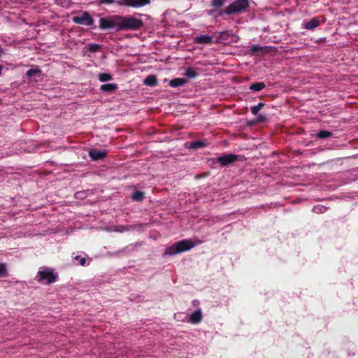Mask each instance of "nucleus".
Returning <instances> with one entry per match:
<instances>
[{"label": "nucleus", "instance_id": "obj_1", "mask_svg": "<svg viewBox=\"0 0 358 358\" xmlns=\"http://www.w3.org/2000/svg\"><path fill=\"white\" fill-rule=\"evenodd\" d=\"M194 245V242L190 239L181 240L166 248L163 254V257L171 256L188 251L193 248Z\"/></svg>", "mask_w": 358, "mask_h": 358}, {"label": "nucleus", "instance_id": "obj_2", "mask_svg": "<svg viewBox=\"0 0 358 358\" xmlns=\"http://www.w3.org/2000/svg\"><path fill=\"white\" fill-rule=\"evenodd\" d=\"M249 6V0H235L223 10H220L216 16H222L223 14L228 15L241 14L245 12Z\"/></svg>", "mask_w": 358, "mask_h": 358}, {"label": "nucleus", "instance_id": "obj_3", "mask_svg": "<svg viewBox=\"0 0 358 358\" xmlns=\"http://www.w3.org/2000/svg\"><path fill=\"white\" fill-rule=\"evenodd\" d=\"M143 26V20L135 15H120V31L139 30Z\"/></svg>", "mask_w": 358, "mask_h": 358}, {"label": "nucleus", "instance_id": "obj_4", "mask_svg": "<svg viewBox=\"0 0 358 358\" xmlns=\"http://www.w3.org/2000/svg\"><path fill=\"white\" fill-rule=\"evenodd\" d=\"M99 28L101 30L115 29L120 31V15H113L99 20Z\"/></svg>", "mask_w": 358, "mask_h": 358}, {"label": "nucleus", "instance_id": "obj_5", "mask_svg": "<svg viewBox=\"0 0 358 358\" xmlns=\"http://www.w3.org/2000/svg\"><path fill=\"white\" fill-rule=\"evenodd\" d=\"M38 282H43L46 281V285H50L57 281L58 275L53 272L52 270L45 268L44 270L39 271L37 273Z\"/></svg>", "mask_w": 358, "mask_h": 358}, {"label": "nucleus", "instance_id": "obj_6", "mask_svg": "<svg viewBox=\"0 0 358 358\" xmlns=\"http://www.w3.org/2000/svg\"><path fill=\"white\" fill-rule=\"evenodd\" d=\"M72 21L75 24H82V25H85V26H92L94 22V20H93V18L91 17L90 13L87 11L83 12L80 15L73 17Z\"/></svg>", "mask_w": 358, "mask_h": 358}, {"label": "nucleus", "instance_id": "obj_7", "mask_svg": "<svg viewBox=\"0 0 358 358\" xmlns=\"http://www.w3.org/2000/svg\"><path fill=\"white\" fill-rule=\"evenodd\" d=\"M150 0H117L116 3L120 6L139 8L149 4Z\"/></svg>", "mask_w": 358, "mask_h": 358}, {"label": "nucleus", "instance_id": "obj_8", "mask_svg": "<svg viewBox=\"0 0 358 358\" xmlns=\"http://www.w3.org/2000/svg\"><path fill=\"white\" fill-rule=\"evenodd\" d=\"M237 159V155L234 154H227L218 157L217 158V161L222 166H226L236 162Z\"/></svg>", "mask_w": 358, "mask_h": 358}, {"label": "nucleus", "instance_id": "obj_9", "mask_svg": "<svg viewBox=\"0 0 358 358\" xmlns=\"http://www.w3.org/2000/svg\"><path fill=\"white\" fill-rule=\"evenodd\" d=\"M227 0H212L211 6L213 7L214 9L209 10L208 15H212L215 13H217V15L220 10H223L224 9H222V8L227 3Z\"/></svg>", "mask_w": 358, "mask_h": 358}, {"label": "nucleus", "instance_id": "obj_10", "mask_svg": "<svg viewBox=\"0 0 358 358\" xmlns=\"http://www.w3.org/2000/svg\"><path fill=\"white\" fill-rule=\"evenodd\" d=\"M107 155L105 150H99L96 149H92L89 151V156L93 161H99L103 159Z\"/></svg>", "mask_w": 358, "mask_h": 358}, {"label": "nucleus", "instance_id": "obj_11", "mask_svg": "<svg viewBox=\"0 0 358 358\" xmlns=\"http://www.w3.org/2000/svg\"><path fill=\"white\" fill-rule=\"evenodd\" d=\"M194 42L198 44L210 45L213 43V38L208 35H200L194 38Z\"/></svg>", "mask_w": 358, "mask_h": 358}, {"label": "nucleus", "instance_id": "obj_12", "mask_svg": "<svg viewBox=\"0 0 358 358\" xmlns=\"http://www.w3.org/2000/svg\"><path fill=\"white\" fill-rule=\"evenodd\" d=\"M320 24V17H313L310 21L303 24V27L306 29L311 30L317 27Z\"/></svg>", "mask_w": 358, "mask_h": 358}, {"label": "nucleus", "instance_id": "obj_13", "mask_svg": "<svg viewBox=\"0 0 358 358\" xmlns=\"http://www.w3.org/2000/svg\"><path fill=\"white\" fill-rule=\"evenodd\" d=\"M117 88L118 87L117 84L107 83L101 85L100 87V90L103 92L113 93L117 90Z\"/></svg>", "mask_w": 358, "mask_h": 358}, {"label": "nucleus", "instance_id": "obj_14", "mask_svg": "<svg viewBox=\"0 0 358 358\" xmlns=\"http://www.w3.org/2000/svg\"><path fill=\"white\" fill-rule=\"evenodd\" d=\"M202 320V313L201 310H196L189 316V322L192 324H198Z\"/></svg>", "mask_w": 358, "mask_h": 358}, {"label": "nucleus", "instance_id": "obj_15", "mask_svg": "<svg viewBox=\"0 0 358 358\" xmlns=\"http://www.w3.org/2000/svg\"><path fill=\"white\" fill-rule=\"evenodd\" d=\"M187 83V80L182 78H176L169 81V85L172 87L182 86Z\"/></svg>", "mask_w": 358, "mask_h": 358}, {"label": "nucleus", "instance_id": "obj_16", "mask_svg": "<svg viewBox=\"0 0 358 358\" xmlns=\"http://www.w3.org/2000/svg\"><path fill=\"white\" fill-rule=\"evenodd\" d=\"M143 83L148 86L154 87L157 84V78L155 75H149L144 80Z\"/></svg>", "mask_w": 358, "mask_h": 358}, {"label": "nucleus", "instance_id": "obj_17", "mask_svg": "<svg viewBox=\"0 0 358 358\" xmlns=\"http://www.w3.org/2000/svg\"><path fill=\"white\" fill-rule=\"evenodd\" d=\"M266 85L263 82H257L250 85L249 89L253 92H259L263 90Z\"/></svg>", "mask_w": 358, "mask_h": 358}, {"label": "nucleus", "instance_id": "obj_18", "mask_svg": "<svg viewBox=\"0 0 358 358\" xmlns=\"http://www.w3.org/2000/svg\"><path fill=\"white\" fill-rule=\"evenodd\" d=\"M184 75L188 78H194L198 76L199 73L196 69L193 67H189L186 69Z\"/></svg>", "mask_w": 358, "mask_h": 358}, {"label": "nucleus", "instance_id": "obj_19", "mask_svg": "<svg viewBox=\"0 0 358 358\" xmlns=\"http://www.w3.org/2000/svg\"><path fill=\"white\" fill-rule=\"evenodd\" d=\"M145 198V192L142 191H136L132 193L131 199L134 201H141Z\"/></svg>", "mask_w": 358, "mask_h": 358}, {"label": "nucleus", "instance_id": "obj_20", "mask_svg": "<svg viewBox=\"0 0 358 358\" xmlns=\"http://www.w3.org/2000/svg\"><path fill=\"white\" fill-rule=\"evenodd\" d=\"M332 136H333L332 132L327 131V130H321L316 134V136L320 139L327 138L331 137Z\"/></svg>", "mask_w": 358, "mask_h": 358}, {"label": "nucleus", "instance_id": "obj_21", "mask_svg": "<svg viewBox=\"0 0 358 358\" xmlns=\"http://www.w3.org/2000/svg\"><path fill=\"white\" fill-rule=\"evenodd\" d=\"M231 36L229 31H224L219 34L217 36V41L220 42L227 41L229 37Z\"/></svg>", "mask_w": 358, "mask_h": 358}, {"label": "nucleus", "instance_id": "obj_22", "mask_svg": "<svg viewBox=\"0 0 358 358\" xmlns=\"http://www.w3.org/2000/svg\"><path fill=\"white\" fill-rule=\"evenodd\" d=\"M99 80L101 82H107L113 79V76L108 73H100L98 75Z\"/></svg>", "mask_w": 358, "mask_h": 358}, {"label": "nucleus", "instance_id": "obj_23", "mask_svg": "<svg viewBox=\"0 0 358 358\" xmlns=\"http://www.w3.org/2000/svg\"><path fill=\"white\" fill-rule=\"evenodd\" d=\"M206 145V143L202 141H196L190 143L189 148L192 149H198L203 148Z\"/></svg>", "mask_w": 358, "mask_h": 358}, {"label": "nucleus", "instance_id": "obj_24", "mask_svg": "<svg viewBox=\"0 0 358 358\" xmlns=\"http://www.w3.org/2000/svg\"><path fill=\"white\" fill-rule=\"evenodd\" d=\"M265 103H258L257 106H252L251 107V113L255 115H257L259 113V111L264 106Z\"/></svg>", "mask_w": 358, "mask_h": 358}, {"label": "nucleus", "instance_id": "obj_25", "mask_svg": "<svg viewBox=\"0 0 358 358\" xmlns=\"http://www.w3.org/2000/svg\"><path fill=\"white\" fill-rule=\"evenodd\" d=\"M101 45L96 43H90L88 45V50L90 52H96L101 50Z\"/></svg>", "mask_w": 358, "mask_h": 358}, {"label": "nucleus", "instance_id": "obj_26", "mask_svg": "<svg viewBox=\"0 0 358 358\" xmlns=\"http://www.w3.org/2000/svg\"><path fill=\"white\" fill-rule=\"evenodd\" d=\"M41 69L36 68V69H30L26 72V76L28 77H31L36 74H41Z\"/></svg>", "mask_w": 358, "mask_h": 358}, {"label": "nucleus", "instance_id": "obj_27", "mask_svg": "<svg viewBox=\"0 0 358 358\" xmlns=\"http://www.w3.org/2000/svg\"><path fill=\"white\" fill-rule=\"evenodd\" d=\"M8 275L6 264L5 263L0 264V278L6 277Z\"/></svg>", "mask_w": 358, "mask_h": 358}, {"label": "nucleus", "instance_id": "obj_28", "mask_svg": "<svg viewBox=\"0 0 358 358\" xmlns=\"http://www.w3.org/2000/svg\"><path fill=\"white\" fill-rule=\"evenodd\" d=\"M262 47L258 45H254L251 47V53L254 55H257L259 52L262 51Z\"/></svg>", "mask_w": 358, "mask_h": 358}, {"label": "nucleus", "instance_id": "obj_29", "mask_svg": "<svg viewBox=\"0 0 358 358\" xmlns=\"http://www.w3.org/2000/svg\"><path fill=\"white\" fill-rule=\"evenodd\" d=\"M74 259L79 260V264L80 266H85L87 262L86 259L85 257H81L80 255L76 256Z\"/></svg>", "mask_w": 358, "mask_h": 358}, {"label": "nucleus", "instance_id": "obj_30", "mask_svg": "<svg viewBox=\"0 0 358 358\" xmlns=\"http://www.w3.org/2000/svg\"><path fill=\"white\" fill-rule=\"evenodd\" d=\"M266 120L265 115H259L257 116L255 122H264Z\"/></svg>", "mask_w": 358, "mask_h": 358}, {"label": "nucleus", "instance_id": "obj_31", "mask_svg": "<svg viewBox=\"0 0 358 358\" xmlns=\"http://www.w3.org/2000/svg\"><path fill=\"white\" fill-rule=\"evenodd\" d=\"M99 3L101 4H111L113 3H116L117 1L115 0H98Z\"/></svg>", "mask_w": 358, "mask_h": 358}, {"label": "nucleus", "instance_id": "obj_32", "mask_svg": "<svg viewBox=\"0 0 358 358\" xmlns=\"http://www.w3.org/2000/svg\"><path fill=\"white\" fill-rule=\"evenodd\" d=\"M2 70H3V66L0 65V76L1 75Z\"/></svg>", "mask_w": 358, "mask_h": 358}, {"label": "nucleus", "instance_id": "obj_33", "mask_svg": "<svg viewBox=\"0 0 358 358\" xmlns=\"http://www.w3.org/2000/svg\"><path fill=\"white\" fill-rule=\"evenodd\" d=\"M2 54H3V50H2V48L0 47V57H1Z\"/></svg>", "mask_w": 358, "mask_h": 358}, {"label": "nucleus", "instance_id": "obj_34", "mask_svg": "<svg viewBox=\"0 0 358 358\" xmlns=\"http://www.w3.org/2000/svg\"><path fill=\"white\" fill-rule=\"evenodd\" d=\"M254 124H255V122H250L249 123V125H253Z\"/></svg>", "mask_w": 358, "mask_h": 358}]
</instances>
